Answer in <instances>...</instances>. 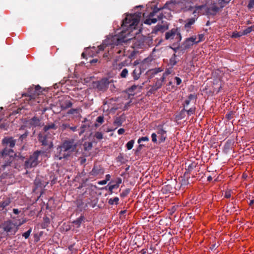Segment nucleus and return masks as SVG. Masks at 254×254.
<instances>
[{
	"label": "nucleus",
	"instance_id": "09e8293b",
	"mask_svg": "<svg viewBox=\"0 0 254 254\" xmlns=\"http://www.w3.org/2000/svg\"><path fill=\"white\" fill-rule=\"evenodd\" d=\"M212 180V178L211 177V176H209L207 177V181L210 182L211 181V180Z\"/></svg>",
	"mask_w": 254,
	"mask_h": 254
},
{
	"label": "nucleus",
	"instance_id": "6ab92c4d",
	"mask_svg": "<svg viewBox=\"0 0 254 254\" xmlns=\"http://www.w3.org/2000/svg\"><path fill=\"white\" fill-rule=\"evenodd\" d=\"M195 21V19L193 18H190L187 21L185 24V27L186 28H189L191 25H192Z\"/></svg>",
	"mask_w": 254,
	"mask_h": 254
},
{
	"label": "nucleus",
	"instance_id": "bf43d9fd",
	"mask_svg": "<svg viewBox=\"0 0 254 254\" xmlns=\"http://www.w3.org/2000/svg\"><path fill=\"white\" fill-rule=\"evenodd\" d=\"M169 85H171V84H172V82H171V81H170V82H169Z\"/></svg>",
	"mask_w": 254,
	"mask_h": 254
},
{
	"label": "nucleus",
	"instance_id": "b1692460",
	"mask_svg": "<svg viewBox=\"0 0 254 254\" xmlns=\"http://www.w3.org/2000/svg\"><path fill=\"white\" fill-rule=\"evenodd\" d=\"M134 141L133 140L129 141L126 144L127 148L128 150H130L133 146Z\"/></svg>",
	"mask_w": 254,
	"mask_h": 254
},
{
	"label": "nucleus",
	"instance_id": "79ce46f5",
	"mask_svg": "<svg viewBox=\"0 0 254 254\" xmlns=\"http://www.w3.org/2000/svg\"><path fill=\"white\" fill-rule=\"evenodd\" d=\"M99 50H103L105 48L104 44H102L98 47Z\"/></svg>",
	"mask_w": 254,
	"mask_h": 254
},
{
	"label": "nucleus",
	"instance_id": "f03ea898",
	"mask_svg": "<svg viewBox=\"0 0 254 254\" xmlns=\"http://www.w3.org/2000/svg\"><path fill=\"white\" fill-rule=\"evenodd\" d=\"M76 148V144L74 140H65L57 148L55 157L59 160L67 158L75 151Z\"/></svg>",
	"mask_w": 254,
	"mask_h": 254
},
{
	"label": "nucleus",
	"instance_id": "49530a36",
	"mask_svg": "<svg viewBox=\"0 0 254 254\" xmlns=\"http://www.w3.org/2000/svg\"><path fill=\"white\" fill-rule=\"evenodd\" d=\"M13 211L15 214H17L19 213V211L17 209H13Z\"/></svg>",
	"mask_w": 254,
	"mask_h": 254
},
{
	"label": "nucleus",
	"instance_id": "de8ad7c7",
	"mask_svg": "<svg viewBox=\"0 0 254 254\" xmlns=\"http://www.w3.org/2000/svg\"><path fill=\"white\" fill-rule=\"evenodd\" d=\"M254 204V199L253 200H251L249 203V205L251 206H252Z\"/></svg>",
	"mask_w": 254,
	"mask_h": 254
},
{
	"label": "nucleus",
	"instance_id": "c85d7f7f",
	"mask_svg": "<svg viewBox=\"0 0 254 254\" xmlns=\"http://www.w3.org/2000/svg\"><path fill=\"white\" fill-rule=\"evenodd\" d=\"M94 136L97 139L99 140L102 139L103 138V134L101 132H96Z\"/></svg>",
	"mask_w": 254,
	"mask_h": 254
},
{
	"label": "nucleus",
	"instance_id": "412c9836",
	"mask_svg": "<svg viewBox=\"0 0 254 254\" xmlns=\"http://www.w3.org/2000/svg\"><path fill=\"white\" fill-rule=\"evenodd\" d=\"M119 198L118 197H115L113 198H110L109 200V203L111 205L114 204H117L118 203Z\"/></svg>",
	"mask_w": 254,
	"mask_h": 254
},
{
	"label": "nucleus",
	"instance_id": "9d476101",
	"mask_svg": "<svg viewBox=\"0 0 254 254\" xmlns=\"http://www.w3.org/2000/svg\"><path fill=\"white\" fill-rule=\"evenodd\" d=\"M165 38L167 40L176 39L178 41L181 40V36L178 29H173L170 31L167 32Z\"/></svg>",
	"mask_w": 254,
	"mask_h": 254
},
{
	"label": "nucleus",
	"instance_id": "4be33fe9",
	"mask_svg": "<svg viewBox=\"0 0 254 254\" xmlns=\"http://www.w3.org/2000/svg\"><path fill=\"white\" fill-rule=\"evenodd\" d=\"M254 28V26H250L245 29L243 32V35H247L248 33H250L253 30V28Z\"/></svg>",
	"mask_w": 254,
	"mask_h": 254
},
{
	"label": "nucleus",
	"instance_id": "ddd939ff",
	"mask_svg": "<svg viewBox=\"0 0 254 254\" xmlns=\"http://www.w3.org/2000/svg\"><path fill=\"white\" fill-rule=\"evenodd\" d=\"M207 7L205 5H202L195 7V9L193 11V14L196 16V13L204 14L207 11Z\"/></svg>",
	"mask_w": 254,
	"mask_h": 254
},
{
	"label": "nucleus",
	"instance_id": "f3484780",
	"mask_svg": "<svg viewBox=\"0 0 254 254\" xmlns=\"http://www.w3.org/2000/svg\"><path fill=\"white\" fill-rule=\"evenodd\" d=\"M196 101V96L194 94H190L188 97V99L186 100L185 102V107L189 105L190 101L194 102Z\"/></svg>",
	"mask_w": 254,
	"mask_h": 254
},
{
	"label": "nucleus",
	"instance_id": "5fc2aeb1",
	"mask_svg": "<svg viewBox=\"0 0 254 254\" xmlns=\"http://www.w3.org/2000/svg\"><path fill=\"white\" fill-rule=\"evenodd\" d=\"M26 136V135H25V134L21 135L20 136V138H21V139H23V138H24V137H25V136Z\"/></svg>",
	"mask_w": 254,
	"mask_h": 254
},
{
	"label": "nucleus",
	"instance_id": "a18cd8bd",
	"mask_svg": "<svg viewBox=\"0 0 254 254\" xmlns=\"http://www.w3.org/2000/svg\"><path fill=\"white\" fill-rule=\"evenodd\" d=\"M69 128L73 131H75L76 129V127H69Z\"/></svg>",
	"mask_w": 254,
	"mask_h": 254
},
{
	"label": "nucleus",
	"instance_id": "c756f323",
	"mask_svg": "<svg viewBox=\"0 0 254 254\" xmlns=\"http://www.w3.org/2000/svg\"><path fill=\"white\" fill-rule=\"evenodd\" d=\"M196 37H197V39L196 40V43L202 41L204 39V36L203 34H199Z\"/></svg>",
	"mask_w": 254,
	"mask_h": 254
},
{
	"label": "nucleus",
	"instance_id": "6e6d98bb",
	"mask_svg": "<svg viewBox=\"0 0 254 254\" xmlns=\"http://www.w3.org/2000/svg\"><path fill=\"white\" fill-rule=\"evenodd\" d=\"M0 127V128H5V125H1Z\"/></svg>",
	"mask_w": 254,
	"mask_h": 254
},
{
	"label": "nucleus",
	"instance_id": "423d86ee",
	"mask_svg": "<svg viewBox=\"0 0 254 254\" xmlns=\"http://www.w3.org/2000/svg\"><path fill=\"white\" fill-rule=\"evenodd\" d=\"M25 219L18 224L17 222L13 223L11 221H7L3 225V230L7 233L10 235H14L17 231L19 226L25 223Z\"/></svg>",
	"mask_w": 254,
	"mask_h": 254
},
{
	"label": "nucleus",
	"instance_id": "f704fd0d",
	"mask_svg": "<svg viewBox=\"0 0 254 254\" xmlns=\"http://www.w3.org/2000/svg\"><path fill=\"white\" fill-rule=\"evenodd\" d=\"M96 122L100 124H102L104 122V117L103 116H99L96 119Z\"/></svg>",
	"mask_w": 254,
	"mask_h": 254
},
{
	"label": "nucleus",
	"instance_id": "c03bdc74",
	"mask_svg": "<svg viewBox=\"0 0 254 254\" xmlns=\"http://www.w3.org/2000/svg\"><path fill=\"white\" fill-rule=\"evenodd\" d=\"M110 178H111V176H110V175L109 174H108V175H106V179H105V180L107 181V182L109 181Z\"/></svg>",
	"mask_w": 254,
	"mask_h": 254
},
{
	"label": "nucleus",
	"instance_id": "58836bf2",
	"mask_svg": "<svg viewBox=\"0 0 254 254\" xmlns=\"http://www.w3.org/2000/svg\"><path fill=\"white\" fill-rule=\"evenodd\" d=\"M125 129L124 128H120L118 130V133L119 134H122L125 132Z\"/></svg>",
	"mask_w": 254,
	"mask_h": 254
},
{
	"label": "nucleus",
	"instance_id": "2f4dec72",
	"mask_svg": "<svg viewBox=\"0 0 254 254\" xmlns=\"http://www.w3.org/2000/svg\"><path fill=\"white\" fill-rule=\"evenodd\" d=\"M149 140V138L147 136H144L140 137L138 140V143H140L141 141H148Z\"/></svg>",
	"mask_w": 254,
	"mask_h": 254
},
{
	"label": "nucleus",
	"instance_id": "8fccbe9b",
	"mask_svg": "<svg viewBox=\"0 0 254 254\" xmlns=\"http://www.w3.org/2000/svg\"><path fill=\"white\" fill-rule=\"evenodd\" d=\"M123 66H124V64H123V63H121L119 64V66L120 68H121Z\"/></svg>",
	"mask_w": 254,
	"mask_h": 254
},
{
	"label": "nucleus",
	"instance_id": "864d4df0",
	"mask_svg": "<svg viewBox=\"0 0 254 254\" xmlns=\"http://www.w3.org/2000/svg\"><path fill=\"white\" fill-rule=\"evenodd\" d=\"M39 89H40V87H39V86H38H38H36L35 87V90H36V91H38V90Z\"/></svg>",
	"mask_w": 254,
	"mask_h": 254
},
{
	"label": "nucleus",
	"instance_id": "4c0bfd02",
	"mask_svg": "<svg viewBox=\"0 0 254 254\" xmlns=\"http://www.w3.org/2000/svg\"><path fill=\"white\" fill-rule=\"evenodd\" d=\"M107 183V181L104 180L99 181L98 182V184L100 185H104L106 184Z\"/></svg>",
	"mask_w": 254,
	"mask_h": 254
},
{
	"label": "nucleus",
	"instance_id": "37998d69",
	"mask_svg": "<svg viewBox=\"0 0 254 254\" xmlns=\"http://www.w3.org/2000/svg\"><path fill=\"white\" fill-rule=\"evenodd\" d=\"M77 109H71L69 111L68 113L69 114H73L74 112H77Z\"/></svg>",
	"mask_w": 254,
	"mask_h": 254
},
{
	"label": "nucleus",
	"instance_id": "603ef678",
	"mask_svg": "<svg viewBox=\"0 0 254 254\" xmlns=\"http://www.w3.org/2000/svg\"><path fill=\"white\" fill-rule=\"evenodd\" d=\"M97 62V60H93L92 61H90V63H96Z\"/></svg>",
	"mask_w": 254,
	"mask_h": 254
},
{
	"label": "nucleus",
	"instance_id": "e433bc0d",
	"mask_svg": "<svg viewBox=\"0 0 254 254\" xmlns=\"http://www.w3.org/2000/svg\"><path fill=\"white\" fill-rule=\"evenodd\" d=\"M175 80L176 81L177 85H180L182 82V80L178 77H175Z\"/></svg>",
	"mask_w": 254,
	"mask_h": 254
},
{
	"label": "nucleus",
	"instance_id": "1a4fd4ad",
	"mask_svg": "<svg viewBox=\"0 0 254 254\" xmlns=\"http://www.w3.org/2000/svg\"><path fill=\"white\" fill-rule=\"evenodd\" d=\"M40 151L35 152L30 158L25 161V167L26 169H30L36 167L38 163V157Z\"/></svg>",
	"mask_w": 254,
	"mask_h": 254
},
{
	"label": "nucleus",
	"instance_id": "39448f33",
	"mask_svg": "<svg viewBox=\"0 0 254 254\" xmlns=\"http://www.w3.org/2000/svg\"><path fill=\"white\" fill-rule=\"evenodd\" d=\"M57 128V127L53 123L44 127V133H41L39 134V140L43 145H48L50 148L53 147V144L51 139V136L54 133L52 132V134H50V131L51 130H56Z\"/></svg>",
	"mask_w": 254,
	"mask_h": 254
},
{
	"label": "nucleus",
	"instance_id": "3c124183",
	"mask_svg": "<svg viewBox=\"0 0 254 254\" xmlns=\"http://www.w3.org/2000/svg\"><path fill=\"white\" fill-rule=\"evenodd\" d=\"M137 86H136V85H133V86H131V89L132 90H134L135 89H136L137 88Z\"/></svg>",
	"mask_w": 254,
	"mask_h": 254
},
{
	"label": "nucleus",
	"instance_id": "052dcab7",
	"mask_svg": "<svg viewBox=\"0 0 254 254\" xmlns=\"http://www.w3.org/2000/svg\"><path fill=\"white\" fill-rule=\"evenodd\" d=\"M84 53H82V56L84 57Z\"/></svg>",
	"mask_w": 254,
	"mask_h": 254
},
{
	"label": "nucleus",
	"instance_id": "a878e982",
	"mask_svg": "<svg viewBox=\"0 0 254 254\" xmlns=\"http://www.w3.org/2000/svg\"><path fill=\"white\" fill-rule=\"evenodd\" d=\"M242 36H243L242 32H234L233 33V34L232 35V38H238V37H240Z\"/></svg>",
	"mask_w": 254,
	"mask_h": 254
},
{
	"label": "nucleus",
	"instance_id": "c9c22d12",
	"mask_svg": "<svg viewBox=\"0 0 254 254\" xmlns=\"http://www.w3.org/2000/svg\"><path fill=\"white\" fill-rule=\"evenodd\" d=\"M118 187H119V185H111V186H109V190L110 191H111L112 192L113 190V189H114L115 188H117Z\"/></svg>",
	"mask_w": 254,
	"mask_h": 254
},
{
	"label": "nucleus",
	"instance_id": "aec40b11",
	"mask_svg": "<svg viewBox=\"0 0 254 254\" xmlns=\"http://www.w3.org/2000/svg\"><path fill=\"white\" fill-rule=\"evenodd\" d=\"M40 123L39 120L36 117L33 118L30 121V124L34 126H38Z\"/></svg>",
	"mask_w": 254,
	"mask_h": 254
},
{
	"label": "nucleus",
	"instance_id": "cd10ccee",
	"mask_svg": "<svg viewBox=\"0 0 254 254\" xmlns=\"http://www.w3.org/2000/svg\"><path fill=\"white\" fill-rule=\"evenodd\" d=\"M114 48L115 49V51H116L117 53L120 55L119 56V57L124 56V53L125 52H124V50H121V49H119L117 47H114Z\"/></svg>",
	"mask_w": 254,
	"mask_h": 254
},
{
	"label": "nucleus",
	"instance_id": "4468645a",
	"mask_svg": "<svg viewBox=\"0 0 254 254\" xmlns=\"http://www.w3.org/2000/svg\"><path fill=\"white\" fill-rule=\"evenodd\" d=\"M104 171L100 166H95L90 172L91 175L97 176L100 174H103Z\"/></svg>",
	"mask_w": 254,
	"mask_h": 254
},
{
	"label": "nucleus",
	"instance_id": "5701e85b",
	"mask_svg": "<svg viewBox=\"0 0 254 254\" xmlns=\"http://www.w3.org/2000/svg\"><path fill=\"white\" fill-rule=\"evenodd\" d=\"M132 75L134 80H137L139 78L140 76V73L138 72V71L135 69L132 72Z\"/></svg>",
	"mask_w": 254,
	"mask_h": 254
},
{
	"label": "nucleus",
	"instance_id": "680f3d73",
	"mask_svg": "<svg viewBox=\"0 0 254 254\" xmlns=\"http://www.w3.org/2000/svg\"><path fill=\"white\" fill-rule=\"evenodd\" d=\"M251 23V22L250 21H248V24Z\"/></svg>",
	"mask_w": 254,
	"mask_h": 254
},
{
	"label": "nucleus",
	"instance_id": "20e7f679",
	"mask_svg": "<svg viewBox=\"0 0 254 254\" xmlns=\"http://www.w3.org/2000/svg\"><path fill=\"white\" fill-rule=\"evenodd\" d=\"M182 9L185 10H192L193 7L187 0H183L181 2L171 0L165 4L163 8L164 10L167 9V11H173L176 12H180Z\"/></svg>",
	"mask_w": 254,
	"mask_h": 254
},
{
	"label": "nucleus",
	"instance_id": "a19ab883",
	"mask_svg": "<svg viewBox=\"0 0 254 254\" xmlns=\"http://www.w3.org/2000/svg\"><path fill=\"white\" fill-rule=\"evenodd\" d=\"M114 124L120 126L121 125V123L120 122L119 119H117L116 121L114 122Z\"/></svg>",
	"mask_w": 254,
	"mask_h": 254
},
{
	"label": "nucleus",
	"instance_id": "ea45409f",
	"mask_svg": "<svg viewBox=\"0 0 254 254\" xmlns=\"http://www.w3.org/2000/svg\"><path fill=\"white\" fill-rule=\"evenodd\" d=\"M61 127L63 129H65L66 128H69V126L67 124H63Z\"/></svg>",
	"mask_w": 254,
	"mask_h": 254
},
{
	"label": "nucleus",
	"instance_id": "9b49d317",
	"mask_svg": "<svg viewBox=\"0 0 254 254\" xmlns=\"http://www.w3.org/2000/svg\"><path fill=\"white\" fill-rule=\"evenodd\" d=\"M110 81L107 78H104L95 83L96 88L101 91H105L108 87Z\"/></svg>",
	"mask_w": 254,
	"mask_h": 254
},
{
	"label": "nucleus",
	"instance_id": "393cba45",
	"mask_svg": "<svg viewBox=\"0 0 254 254\" xmlns=\"http://www.w3.org/2000/svg\"><path fill=\"white\" fill-rule=\"evenodd\" d=\"M128 74V70L127 68H124L120 74L122 78H126Z\"/></svg>",
	"mask_w": 254,
	"mask_h": 254
},
{
	"label": "nucleus",
	"instance_id": "bb28decb",
	"mask_svg": "<svg viewBox=\"0 0 254 254\" xmlns=\"http://www.w3.org/2000/svg\"><path fill=\"white\" fill-rule=\"evenodd\" d=\"M248 6L250 10L254 11V0H250Z\"/></svg>",
	"mask_w": 254,
	"mask_h": 254
},
{
	"label": "nucleus",
	"instance_id": "a211bd4d",
	"mask_svg": "<svg viewBox=\"0 0 254 254\" xmlns=\"http://www.w3.org/2000/svg\"><path fill=\"white\" fill-rule=\"evenodd\" d=\"M84 219V218L83 216H80L79 217H78L77 219H76L75 220H74L73 223L77 226V227H79L82 222L83 221Z\"/></svg>",
	"mask_w": 254,
	"mask_h": 254
},
{
	"label": "nucleus",
	"instance_id": "7c9ffc66",
	"mask_svg": "<svg viewBox=\"0 0 254 254\" xmlns=\"http://www.w3.org/2000/svg\"><path fill=\"white\" fill-rule=\"evenodd\" d=\"M31 232H32V229H31V228H30V229L29 230H28L27 232H26L24 233L23 234L22 236H23L25 239H27V238L29 237V236H30V234H31Z\"/></svg>",
	"mask_w": 254,
	"mask_h": 254
},
{
	"label": "nucleus",
	"instance_id": "7ed1b4c3",
	"mask_svg": "<svg viewBox=\"0 0 254 254\" xmlns=\"http://www.w3.org/2000/svg\"><path fill=\"white\" fill-rule=\"evenodd\" d=\"M164 6L161 8L155 7L152 12L145 18L144 23L146 24L151 25L155 23L158 19H161L163 18H170L171 16V11L163 9Z\"/></svg>",
	"mask_w": 254,
	"mask_h": 254
},
{
	"label": "nucleus",
	"instance_id": "0eeeda50",
	"mask_svg": "<svg viewBox=\"0 0 254 254\" xmlns=\"http://www.w3.org/2000/svg\"><path fill=\"white\" fill-rule=\"evenodd\" d=\"M230 0H207V3L209 9L214 11H217L220 8L225 6Z\"/></svg>",
	"mask_w": 254,
	"mask_h": 254
},
{
	"label": "nucleus",
	"instance_id": "6e6552de",
	"mask_svg": "<svg viewBox=\"0 0 254 254\" xmlns=\"http://www.w3.org/2000/svg\"><path fill=\"white\" fill-rule=\"evenodd\" d=\"M157 133H153L151 134L152 141L153 143H157V137L158 138V143H161L163 142L167 136L166 131L164 130L162 128H159L157 130Z\"/></svg>",
	"mask_w": 254,
	"mask_h": 254
},
{
	"label": "nucleus",
	"instance_id": "dca6fc26",
	"mask_svg": "<svg viewBox=\"0 0 254 254\" xmlns=\"http://www.w3.org/2000/svg\"><path fill=\"white\" fill-rule=\"evenodd\" d=\"M164 76H165V74L160 79L157 80L155 85L154 86V88H155V89H159L162 86L163 82H164V80L165 79Z\"/></svg>",
	"mask_w": 254,
	"mask_h": 254
},
{
	"label": "nucleus",
	"instance_id": "2eb2a0df",
	"mask_svg": "<svg viewBox=\"0 0 254 254\" xmlns=\"http://www.w3.org/2000/svg\"><path fill=\"white\" fill-rule=\"evenodd\" d=\"M2 143L6 145H8L12 148L15 145V141L12 138L5 137L2 140Z\"/></svg>",
	"mask_w": 254,
	"mask_h": 254
},
{
	"label": "nucleus",
	"instance_id": "f8f14e48",
	"mask_svg": "<svg viewBox=\"0 0 254 254\" xmlns=\"http://www.w3.org/2000/svg\"><path fill=\"white\" fill-rule=\"evenodd\" d=\"M197 37L196 36H192L190 38H187L184 43V46L185 48H189L194 44H196V40Z\"/></svg>",
	"mask_w": 254,
	"mask_h": 254
},
{
	"label": "nucleus",
	"instance_id": "e2e57ef3",
	"mask_svg": "<svg viewBox=\"0 0 254 254\" xmlns=\"http://www.w3.org/2000/svg\"><path fill=\"white\" fill-rule=\"evenodd\" d=\"M95 126H96V127H98L99 125H97V124H95Z\"/></svg>",
	"mask_w": 254,
	"mask_h": 254
},
{
	"label": "nucleus",
	"instance_id": "473e14b6",
	"mask_svg": "<svg viewBox=\"0 0 254 254\" xmlns=\"http://www.w3.org/2000/svg\"><path fill=\"white\" fill-rule=\"evenodd\" d=\"M9 200H6L0 203V207L2 208H4L5 207L7 206L9 204Z\"/></svg>",
	"mask_w": 254,
	"mask_h": 254
},
{
	"label": "nucleus",
	"instance_id": "72a5a7b5",
	"mask_svg": "<svg viewBox=\"0 0 254 254\" xmlns=\"http://www.w3.org/2000/svg\"><path fill=\"white\" fill-rule=\"evenodd\" d=\"M195 108L194 107L190 108L189 110H187L188 115H191L194 113Z\"/></svg>",
	"mask_w": 254,
	"mask_h": 254
},
{
	"label": "nucleus",
	"instance_id": "4d7b16f0",
	"mask_svg": "<svg viewBox=\"0 0 254 254\" xmlns=\"http://www.w3.org/2000/svg\"><path fill=\"white\" fill-rule=\"evenodd\" d=\"M225 196H226V197L229 198L230 197V194L226 193Z\"/></svg>",
	"mask_w": 254,
	"mask_h": 254
},
{
	"label": "nucleus",
	"instance_id": "f257e3e1",
	"mask_svg": "<svg viewBox=\"0 0 254 254\" xmlns=\"http://www.w3.org/2000/svg\"><path fill=\"white\" fill-rule=\"evenodd\" d=\"M141 16V13L140 12L127 15L126 18L124 20L122 25L123 29L126 30L124 33H126L127 32V34H125L124 36V38L126 39L123 40L124 42L132 39V38L129 37L128 35L130 34V32H132L133 30L136 29V27L138 24Z\"/></svg>",
	"mask_w": 254,
	"mask_h": 254
},
{
	"label": "nucleus",
	"instance_id": "13d9d810",
	"mask_svg": "<svg viewBox=\"0 0 254 254\" xmlns=\"http://www.w3.org/2000/svg\"><path fill=\"white\" fill-rule=\"evenodd\" d=\"M121 182H122L121 179H119V182H118V185H119V184L121 183Z\"/></svg>",
	"mask_w": 254,
	"mask_h": 254
}]
</instances>
